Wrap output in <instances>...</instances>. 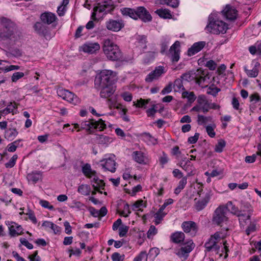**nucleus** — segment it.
<instances>
[{
    "instance_id": "59",
    "label": "nucleus",
    "mask_w": 261,
    "mask_h": 261,
    "mask_svg": "<svg viewBox=\"0 0 261 261\" xmlns=\"http://www.w3.org/2000/svg\"><path fill=\"white\" fill-rule=\"evenodd\" d=\"M173 85L172 83H169L166 86H165L161 91V94L163 95L168 94L172 91Z\"/></svg>"
},
{
    "instance_id": "45",
    "label": "nucleus",
    "mask_w": 261,
    "mask_h": 261,
    "mask_svg": "<svg viewBox=\"0 0 261 261\" xmlns=\"http://www.w3.org/2000/svg\"><path fill=\"white\" fill-rule=\"evenodd\" d=\"M166 214V213L164 212L159 210L154 215L155 224L156 225L160 224Z\"/></svg>"
},
{
    "instance_id": "63",
    "label": "nucleus",
    "mask_w": 261,
    "mask_h": 261,
    "mask_svg": "<svg viewBox=\"0 0 261 261\" xmlns=\"http://www.w3.org/2000/svg\"><path fill=\"white\" fill-rule=\"evenodd\" d=\"M30 261H41L40 257L38 255V251H35L33 254L28 256Z\"/></svg>"
},
{
    "instance_id": "23",
    "label": "nucleus",
    "mask_w": 261,
    "mask_h": 261,
    "mask_svg": "<svg viewBox=\"0 0 261 261\" xmlns=\"http://www.w3.org/2000/svg\"><path fill=\"white\" fill-rule=\"evenodd\" d=\"M7 225L8 226L10 234L12 237H15L23 233V228L21 225L12 221H8Z\"/></svg>"
},
{
    "instance_id": "7",
    "label": "nucleus",
    "mask_w": 261,
    "mask_h": 261,
    "mask_svg": "<svg viewBox=\"0 0 261 261\" xmlns=\"http://www.w3.org/2000/svg\"><path fill=\"white\" fill-rule=\"evenodd\" d=\"M198 197L194 199V207L197 211H200L203 210L210 202L213 195L212 191H203L201 189L197 192Z\"/></svg>"
},
{
    "instance_id": "5",
    "label": "nucleus",
    "mask_w": 261,
    "mask_h": 261,
    "mask_svg": "<svg viewBox=\"0 0 261 261\" xmlns=\"http://www.w3.org/2000/svg\"><path fill=\"white\" fill-rule=\"evenodd\" d=\"M115 73L110 70H103L95 76L94 87L99 90L102 87L113 83Z\"/></svg>"
},
{
    "instance_id": "47",
    "label": "nucleus",
    "mask_w": 261,
    "mask_h": 261,
    "mask_svg": "<svg viewBox=\"0 0 261 261\" xmlns=\"http://www.w3.org/2000/svg\"><path fill=\"white\" fill-rule=\"evenodd\" d=\"M197 101L201 107L208 106L209 105V102L204 95H199Z\"/></svg>"
},
{
    "instance_id": "1",
    "label": "nucleus",
    "mask_w": 261,
    "mask_h": 261,
    "mask_svg": "<svg viewBox=\"0 0 261 261\" xmlns=\"http://www.w3.org/2000/svg\"><path fill=\"white\" fill-rule=\"evenodd\" d=\"M218 13L213 12L209 15L205 30L214 34H225L228 29V25L222 20H218Z\"/></svg>"
},
{
    "instance_id": "31",
    "label": "nucleus",
    "mask_w": 261,
    "mask_h": 261,
    "mask_svg": "<svg viewBox=\"0 0 261 261\" xmlns=\"http://www.w3.org/2000/svg\"><path fill=\"white\" fill-rule=\"evenodd\" d=\"M82 171L83 174L88 178H92L93 174L96 173V171L92 170L90 164L86 163L82 167Z\"/></svg>"
},
{
    "instance_id": "10",
    "label": "nucleus",
    "mask_w": 261,
    "mask_h": 261,
    "mask_svg": "<svg viewBox=\"0 0 261 261\" xmlns=\"http://www.w3.org/2000/svg\"><path fill=\"white\" fill-rule=\"evenodd\" d=\"M114 9V2L112 0H102L97 4V6L94 8V12L92 14V18L96 20V12H105L106 13L111 12Z\"/></svg>"
},
{
    "instance_id": "22",
    "label": "nucleus",
    "mask_w": 261,
    "mask_h": 261,
    "mask_svg": "<svg viewBox=\"0 0 261 261\" xmlns=\"http://www.w3.org/2000/svg\"><path fill=\"white\" fill-rule=\"evenodd\" d=\"M133 159L137 163L141 165L149 164V160L148 156L140 151H134L132 154Z\"/></svg>"
},
{
    "instance_id": "34",
    "label": "nucleus",
    "mask_w": 261,
    "mask_h": 261,
    "mask_svg": "<svg viewBox=\"0 0 261 261\" xmlns=\"http://www.w3.org/2000/svg\"><path fill=\"white\" fill-rule=\"evenodd\" d=\"M17 108V104L15 102H11L4 110L1 111V115H7L14 113V111Z\"/></svg>"
},
{
    "instance_id": "38",
    "label": "nucleus",
    "mask_w": 261,
    "mask_h": 261,
    "mask_svg": "<svg viewBox=\"0 0 261 261\" xmlns=\"http://www.w3.org/2000/svg\"><path fill=\"white\" fill-rule=\"evenodd\" d=\"M187 183V177H183L179 181L178 186L175 188L174 190V193L176 195H178L181 191L184 189Z\"/></svg>"
},
{
    "instance_id": "53",
    "label": "nucleus",
    "mask_w": 261,
    "mask_h": 261,
    "mask_svg": "<svg viewBox=\"0 0 261 261\" xmlns=\"http://www.w3.org/2000/svg\"><path fill=\"white\" fill-rule=\"evenodd\" d=\"M169 42V39L168 38H164L161 43V53L163 54L168 48V44Z\"/></svg>"
},
{
    "instance_id": "48",
    "label": "nucleus",
    "mask_w": 261,
    "mask_h": 261,
    "mask_svg": "<svg viewBox=\"0 0 261 261\" xmlns=\"http://www.w3.org/2000/svg\"><path fill=\"white\" fill-rule=\"evenodd\" d=\"M216 127V126L215 124L207 125L205 127L206 132L207 135L211 138L215 137V136L216 135V133L214 130Z\"/></svg>"
},
{
    "instance_id": "42",
    "label": "nucleus",
    "mask_w": 261,
    "mask_h": 261,
    "mask_svg": "<svg viewBox=\"0 0 261 261\" xmlns=\"http://www.w3.org/2000/svg\"><path fill=\"white\" fill-rule=\"evenodd\" d=\"M174 91L179 92L181 90H185L184 86L182 84V79H177L175 80L173 86Z\"/></svg>"
},
{
    "instance_id": "37",
    "label": "nucleus",
    "mask_w": 261,
    "mask_h": 261,
    "mask_svg": "<svg viewBox=\"0 0 261 261\" xmlns=\"http://www.w3.org/2000/svg\"><path fill=\"white\" fill-rule=\"evenodd\" d=\"M240 211H243L244 212H249V214L253 213V208L249 202L242 200L241 201Z\"/></svg>"
},
{
    "instance_id": "35",
    "label": "nucleus",
    "mask_w": 261,
    "mask_h": 261,
    "mask_svg": "<svg viewBox=\"0 0 261 261\" xmlns=\"http://www.w3.org/2000/svg\"><path fill=\"white\" fill-rule=\"evenodd\" d=\"M213 122V118L212 116H204L202 115H198L197 116V123L199 125H203Z\"/></svg>"
},
{
    "instance_id": "6",
    "label": "nucleus",
    "mask_w": 261,
    "mask_h": 261,
    "mask_svg": "<svg viewBox=\"0 0 261 261\" xmlns=\"http://www.w3.org/2000/svg\"><path fill=\"white\" fill-rule=\"evenodd\" d=\"M16 27L10 20L3 18L1 20L0 40H7L14 38Z\"/></svg>"
},
{
    "instance_id": "15",
    "label": "nucleus",
    "mask_w": 261,
    "mask_h": 261,
    "mask_svg": "<svg viewBox=\"0 0 261 261\" xmlns=\"http://www.w3.org/2000/svg\"><path fill=\"white\" fill-rule=\"evenodd\" d=\"M100 48L98 42L87 41L80 47V51L88 54H95Z\"/></svg>"
},
{
    "instance_id": "14",
    "label": "nucleus",
    "mask_w": 261,
    "mask_h": 261,
    "mask_svg": "<svg viewBox=\"0 0 261 261\" xmlns=\"http://www.w3.org/2000/svg\"><path fill=\"white\" fill-rule=\"evenodd\" d=\"M195 247V244L192 240H190L184 244L183 246L176 252V254L184 260L186 259Z\"/></svg>"
},
{
    "instance_id": "11",
    "label": "nucleus",
    "mask_w": 261,
    "mask_h": 261,
    "mask_svg": "<svg viewBox=\"0 0 261 261\" xmlns=\"http://www.w3.org/2000/svg\"><path fill=\"white\" fill-rule=\"evenodd\" d=\"M81 127L83 129H87L89 133H91L90 128H94L98 129L99 131H102L106 128V124L101 119H99L97 121L92 119L91 122H83L81 123Z\"/></svg>"
},
{
    "instance_id": "51",
    "label": "nucleus",
    "mask_w": 261,
    "mask_h": 261,
    "mask_svg": "<svg viewBox=\"0 0 261 261\" xmlns=\"http://www.w3.org/2000/svg\"><path fill=\"white\" fill-rule=\"evenodd\" d=\"M17 158L18 156L16 154L13 155L9 161L5 164V167L7 168H11L14 167L16 164Z\"/></svg>"
},
{
    "instance_id": "61",
    "label": "nucleus",
    "mask_w": 261,
    "mask_h": 261,
    "mask_svg": "<svg viewBox=\"0 0 261 261\" xmlns=\"http://www.w3.org/2000/svg\"><path fill=\"white\" fill-rule=\"evenodd\" d=\"M121 96L125 101L128 102L132 101L133 98L132 94L128 92L122 93Z\"/></svg>"
},
{
    "instance_id": "25",
    "label": "nucleus",
    "mask_w": 261,
    "mask_h": 261,
    "mask_svg": "<svg viewBox=\"0 0 261 261\" xmlns=\"http://www.w3.org/2000/svg\"><path fill=\"white\" fill-rule=\"evenodd\" d=\"M115 90V87L112 83L99 89L100 96L102 98L110 97L114 94Z\"/></svg>"
},
{
    "instance_id": "58",
    "label": "nucleus",
    "mask_w": 261,
    "mask_h": 261,
    "mask_svg": "<svg viewBox=\"0 0 261 261\" xmlns=\"http://www.w3.org/2000/svg\"><path fill=\"white\" fill-rule=\"evenodd\" d=\"M40 205L46 208H48L49 210H53L54 209V206L50 204V203L46 200H41L39 202Z\"/></svg>"
},
{
    "instance_id": "3",
    "label": "nucleus",
    "mask_w": 261,
    "mask_h": 261,
    "mask_svg": "<svg viewBox=\"0 0 261 261\" xmlns=\"http://www.w3.org/2000/svg\"><path fill=\"white\" fill-rule=\"evenodd\" d=\"M102 48L104 54L109 60L118 61L122 59V54L119 47L110 39L105 40Z\"/></svg>"
},
{
    "instance_id": "39",
    "label": "nucleus",
    "mask_w": 261,
    "mask_h": 261,
    "mask_svg": "<svg viewBox=\"0 0 261 261\" xmlns=\"http://www.w3.org/2000/svg\"><path fill=\"white\" fill-rule=\"evenodd\" d=\"M77 192L83 195H89L91 192V189L88 185H81L79 186Z\"/></svg>"
},
{
    "instance_id": "24",
    "label": "nucleus",
    "mask_w": 261,
    "mask_h": 261,
    "mask_svg": "<svg viewBox=\"0 0 261 261\" xmlns=\"http://www.w3.org/2000/svg\"><path fill=\"white\" fill-rule=\"evenodd\" d=\"M206 42L205 41H199L194 43L187 51L188 56H192L201 51L205 46Z\"/></svg>"
},
{
    "instance_id": "8",
    "label": "nucleus",
    "mask_w": 261,
    "mask_h": 261,
    "mask_svg": "<svg viewBox=\"0 0 261 261\" xmlns=\"http://www.w3.org/2000/svg\"><path fill=\"white\" fill-rule=\"evenodd\" d=\"M225 234H221L219 232H216L212 235L208 241L205 243L204 247L207 251H215L218 253L220 246L218 244L221 239L225 238Z\"/></svg>"
},
{
    "instance_id": "30",
    "label": "nucleus",
    "mask_w": 261,
    "mask_h": 261,
    "mask_svg": "<svg viewBox=\"0 0 261 261\" xmlns=\"http://www.w3.org/2000/svg\"><path fill=\"white\" fill-rule=\"evenodd\" d=\"M185 235L181 231H176L173 233L170 236V240L175 244H179L184 241Z\"/></svg>"
},
{
    "instance_id": "4",
    "label": "nucleus",
    "mask_w": 261,
    "mask_h": 261,
    "mask_svg": "<svg viewBox=\"0 0 261 261\" xmlns=\"http://www.w3.org/2000/svg\"><path fill=\"white\" fill-rule=\"evenodd\" d=\"M121 12L123 15L128 16L134 19L139 18L144 22L150 21L152 19L151 15L143 7H138L136 9L123 8L121 9Z\"/></svg>"
},
{
    "instance_id": "40",
    "label": "nucleus",
    "mask_w": 261,
    "mask_h": 261,
    "mask_svg": "<svg viewBox=\"0 0 261 261\" xmlns=\"http://www.w3.org/2000/svg\"><path fill=\"white\" fill-rule=\"evenodd\" d=\"M182 97L183 98H187L188 101L190 103L193 102L196 99V96L193 92L184 91L182 93Z\"/></svg>"
},
{
    "instance_id": "27",
    "label": "nucleus",
    "mask_w": 261,
    "mask_h": 261,
    "mask_svg": "<svg viewBox=\"0 0 261 261\" xmlns=\"http://www.w3.org/2000/svg\"><path fill=\"white\" fill-rule=\"evenodd\" d=\"M252 215V213L249 214V213L247 212H244L240 211V214L237 216L239 218L240 224L243 226L246 225L250 221Z\"/></svg>"
},
{
    "instance_id": "19",
    "label": "nucleus",
    "mask_w": 261,
    "mask_h": 261,
    "mask_svg": "<svg viewBox=\"0 0 261 261\" xmlns=\"http://www.w3.org/2000/svg\"><path fill=\"white\" fill-rule=\"evenodd\" d=\"M222 15L228 20H234L236 19L238 11L234 7L226 5L221 11Z\"/></svg>"
},
{
    "instance_id": "26",
    "label": "nucleus",
    "mask_w": 261,
    "mask_h": 261,
    "mask_svg": "<svg viewBox=\"0 0 261 261\" xmlns=\"http://www.w3.org/2000/svg\"><path fill=\"white\" fill-rule=\"evenodd\" d=\"M91 182L92 183V186L93 188L98 191V192L100 193H102V192L100 191V189H103L105 186V183L103 180L102 179H100L97 175V173L96 174H93L92 178H91Z\"/></svg>"
},
{
    "instance_id": "60",
    "label": "nucleus",
    "mask_w": 261,
    "mask_h": 261,
    "mask_svg": "<svg viewBox=\"0 0 261 261\" xmlns=\"http://www.w3.org/2000/svg\"><path fill=\"white\" fill-rule=\"evenodd\" d=\"M220 91V89L215 87V88H211L209 87L208 89V90L207 91V93L208 94L212 95L214 96H216V95L218 94V93Z\"/></svg>"
},
{
    "instance_id": "13",
    "label": "nucleus",
    "mask_w": 261,
    "mask_h": 261,
    "mask_svg": "<svg viewBox=\"0 0 261 261\" xmlns=\"http://www.w3.org/2000/svg\"><path fill=\"white\" fill-rule=\"evenodd\" d=\"M115 157L114 154H111L109 157L106 158L100 161V166L104 170L109 171L112 173L115 172L116 169V163L115 160Z\"/></svg>"
},
{
    "instance_id": "32",
    "label": "nucleus",
    "mask_w": 261,
    "mask_h": 261,
    "mask_svg": "<svg viewBox=\"0 0 261 261\" xmlns=\"http://www.w3.org/2000/svg\"><path fill=\"white\" fill-rule=\"evenodd\" d=\"M18 132L15 128H9L5 132V138L9 141L13 140L18 135Z\"/></svg>"
},
{
    "instance_id": "18",
    "label": "nucleus",
    "mask_w": 261,
    "mask_h": 261,
    "mask_svg": "<svg viewBox=\"0 0 261 261\" xmlns=\"http://www.w3.org/2000/svg\"><path fill=\"white\" fill-rule=\"evenodd\" d=\"M34 28L39 35L43 36L47 40L50 39L54 36L48 27L40 22H36Z\"/></svg>"
},
{
    "instance_id": "56",
    "label": "nucleus",
    "mask_w": 261,
    "mask_h": 261,
    "mask_svg": "<svg viewBox=\"0 0 261 261\" xmlns=\"http://www.w3.org/2000/svg\"><path fill=\"white\" fill-rule=\"evenodd\" d=\"M111 258L113 261H123L124 255H121L120 253L115 252L112 254Z\"/></svg>"
},
{
    "instance_id": "41",
    "label": "nucleus",
    "mask_w": 261,
    "mask_h": 261,
    "mask_svg": "<svg viewBox=\"0 0 261 261\" xmlns=\"http://www.w3.org/2000/svg\"><path fill=\"white\" fill-rule=\"evenodd\" d=\"M42 226L46 228L48 227L51 228L56 234L60 231V227L51 222L44 221L42 223Z\"/></svg>"
},
{
    "instance_id": "21",
    "label": "nucleus",
    "mask_w": 261,
    "mask_h": 261,
    "mask_svg": "<svg viewBox=\"0 0 261 261\" xmlns=\"http://www.w3.org/2000/svg\"><path fill=\"white\" fill-rule=\"evenodd\" d=\"M108 30L113 32H118L124 27V24L122 20L109 19L106 23Z\"/></svg>"
},
{
    "instance_id": "12",
    "label": "nucleus",
    "mask_w": 261,
    "mask_h": 261,
    "mask_svg": "<svg viewBox=\"0 0 261 261\" xmlns=\"http://www.w3.org/2000/svg\"><path fill=\"white\" fill-rule=\"evenodd\" d=\"M58 96L69 103L76 105L80 103V99L76 95L65 89H60L57 91Z\"/></svg>"
},
{
    "instance_id": "9",
    "label": "nucleus",
    "mask_w": 261,
    "mask_h": 261,
    "mask_svg": "<svg viewBox=\"0 0 261 261\" xmlns=\"http://www.w3.org/2000/svg\"><path fill=\"white\" fill-rule=\"evenodd\" d=\"M228 212V207L220 206L214 212L212 221L213 224L221 225L223 223L227 222L228 218L227 216Z\"/></svg>"
},
{
    "instance_id": "49",
    "label": "nucleus",
    "mask_w": 261,
    "mask_h": 261,
    "mask_svg": "<svg viewBox=\"0 0 261 261\" xmlns=\"http://www.w3.org/2000/svg\"><path fill=\"white\" fill-rule=\"evenodd\" d=\"M225 145L226 143L224 140H219L215 146V151L217 152H221L223 151L224 147L225 146Z\"/></svg>"
},
{
    "instance_id": "46",
    "label": "nucleus",
    "mask_w": 261,
    "mask_h": 261,
    "mask_svg": "<svg viewBox=\"0 0 261 261\" xmlns=\"http://www.w3.org/2000/svg\"><path fill=\"white\" fill-rule=\"evenodd\" d=\"M69 206L71 208L80 211L84 209L85 205L80 201L74 200L72 201Z\"/></svg>"
},
{
    "instance_id": "44",
    "label": "nucleus",
    "mask_w": 261,
    "mask_h": 261,
    "mask_svg": "<svg viewBox=\"0 0 261 261\" xmlns=\"http://www.w3.org/2000/svg\"><path fill=\"white\" fill-rule=\"evenodd\" d=\"M161 5H167L172 8H176L178 6V0H159Z\"/></svg>"
},
{
    "instance_id": "36",
    "label": "nucleus",
    "mask_w": 261,
    "mask_h": 261,
    "mask_svg": "<svg viewBox=\"0 0 261 261\" xmlns=\"http://www.w3.org/2000/svg\"><path fill=\"white\" fill-rule=\"evenodd\" d=\"M160 17L164 19H169L172 17V15L170 11L166 9H159L155 11Z\"/></svg>"
},
{
    "instance_id": "29",
    "label": "nucleus",
    "mask_w": 261,
    "mask_h": 261,
    "mask_svg": "<svg viewBox=\"0 0 261 261\" xmlns=\"http://www.w3.org/2000/svg\"><path fill=\"white\" fill-rule=\"evenodd\" d=\"M259 67L260 63L258 62H255L252 69L249 70L246 67H244V71L248 77H256L258 74Z\"/></svg>"
},
{
    "instance_id": "20",
    "label": "nucleus",
    "mask_w": 261,
    "mask_h": 261,
    "mask_svg": "<svg viewBox=\"0 0 261 261\" xmlns=\"http://www.w3.org/2000/svg\"><path fill=\"white\" fill-rule=\"evenodd\" d=\"M180 42L176 41L170 47L169 54L171 56V60L172 62H177L180 58Z\"/></svg>"
},
{
    "instance_id": "50",
    "label": "nucleus",
    "mask_w": 261,
    "mask_h": 261,
    "mask_svg": "<svg viewBox=\"0 0 261 261\" xmlns=\"http://www.w3.org/2000/svg\"><path fill=\"white\" fill-rule=\"evenodd\" d=\"M133 261H147V254L146 252H141L138 255L134 258Z\"/></svg>"
},
{
    "instance_id": "16",
    "label": "nucleus",
    "mask_w": 261,
    "mask_h": 261,
    "mask_svg": "<svg viewBox=\"0 0 261 261\" xmlns=\"http://www.w3.org/2000/svg\"><path fill=\"white\" fill-rule=\"evenodd\" d=\"M166 72V70L164 66H158L146 76L145 81L150 83L154 80H157Z\"/></svg>"
},
{
    "instance_id": "2",
    "label": "nucleus",
    "mask_w": 261,
    "mask_h": 261,
    "mask_svg": "<svg viewBox=\"0 0 261 261\" xmlns=\"http://www.w3.org/2000/svg\"><path fill=\"white\" fill-rule=\"evenodd\" d=\"M181 78L187 82L194 81L199 86L203 88L208 84L210 76L207 71L198 69L196 72L190 71L182 74Z\"/></svg>"
},
{
    "instance_id": "54",
    "label": "nucleus",
    "mask_w": 261,
    "mask_h": 261,
    "mask_svg": "<svg viewBox=\"0 0 261 261\" xmlns=\"http://www.w3.org/2000/svg\"><path fill=\"white\" fill-rule=\"evenodd\" d=\"M131 212L129 210V206L128 204L126 203L124 205L123 210L120 213L121 216L125 217H127L130 214Z\"/></svg>"
},
{
    "instance_id": "17",
    "label": "nucleus",
    "mask_w": 261,
    "mask_h": 261,
    "mask_svg": "<svg viewBox=\"0 0 261 261\" xmlns=\"http://www.w3.org/2000/svg\"><path fill=\"white\" fill-rule=\"evenodd\" d=\"M181 228L185 233L191 237L195 236L198 230L197 224L192 221L183 222L181 224Z\"/></svg>"
},
{
    "instance_id": "28",
    "label": "nucleus",
    "mask_w": 261,
    "mask_h": 261,
    "mask_svg": "<svg viewBox=\"0 0 261 261\" xmlns=\"http://www.w3.org/2000/svg\"><path fill=\"white\" fill-rule=\"evenodd\" d=\"M40 18L43 23L50 24L56 20L57 17L53 13L44 12L41 15Z\"/></svg>"
},
{
    "instance_id": "52",
    "label": "nucleus",
    "mask_w": 261,
    "mask_h": 261,
    "mask_svg": "<svg viewBox=\"0 0 261 261\" xmlns=\"http://www.w3.org/2000/svg\"><path fill=\"white\" fill-rule=\"evenodd\" d=\"M227 207L228 206H231V213L237 216V215L240 214V210L238 208V207H236L234 205H233L231 201H228L227 203Z\"/></svg>"
},
{
    "instance_id": "55",
    "label": "nucleus",
    "mask_w": 261,
    "mask_h": 261,
    "mask_svg": "<svg viewBox=\"0 0 261 261\" xmlns=\"http://www.w3.org/2000/svg\"><path fill=\"white\" fill-rule=\"evenodd\" d=\"M24 73L22 72H16L13 74L11 77V80L13 82H16L20 79L23 77Z\"/></svg>"
},
{
    "instance_id": "43",
    "label": "nucleus",
    "mask_w": 261,
    "mask_h": 261,
    "mask_svg": "<svg viewBox=\"0 0 261 261\" xmlns=\"http://www.w3.org/2000/svg\"><path fill=\"white\" fill-rule=\"evenodd\" d=\"M98 143L102 145H108L112 141V139L105 135H99L97 137Z\"/></svg>"
},
{
    "instance_id": "64",
    "label": "nucleus",
    "mask_w": 261,
    "mask_h": 261,
    "mask_svg": "<svg viewBox=\"0 0 261 261\" xmlns=\"http://www.w3.org/2000/svg\"><path fill=\"white\" fill-rule=\"evenodd\" d=\"M206 66L211 70H215L217 67L216 63L213 60L208 61L206 63Z\"/></svg>"
},
{
    "instance_id": "62",
    "label": "nucleus",
    "mask_w": 261,
    "mask_h": 261,
    "mask_svg": "<svg viewBox=\"0 0 261 261\" xmlns=\"http://www.w3.org/2000/svg\"><path fill=\"white\" fill-rule=\"evenodd\" d=\"M20 242L22 245L25 246L28 249H32L33 248V245L31 243H30L25 239L20 238Z\"/></svg>"
},
{
    "instance_id": "33",
    "label": "nucleus",
    "mask_w": 261,
    "mask_h": 261,
    "mask_svg": "<svg viewBox=\"0 0 261 261\" xmlns=\"http://www.w3.org/2000/svg\"><path fill=\"white\" fill-rule=\"evenodd\" d=\"M27 178L29 181L35 184L42 178V173L40 171H33L28 174Z\"/></svg>"
},
{
    "instance_id": "57",
    "label": "nucleus",
    "mask_w": 261,
    "mask_h": 261,
    "mask_svg": "<svg viewBox=\"0 0 261 261\" xmlns=\"http://www.w3.org/2000/svg\"><path fill=\"white\" fill-rule=\"evenodd\" d=\"M250 101L251 102H253L254 103H256L258 102H261V98L259 97L258 93H254L253 94H251L250 97Z\"/></svg>"
}]
</instances>
